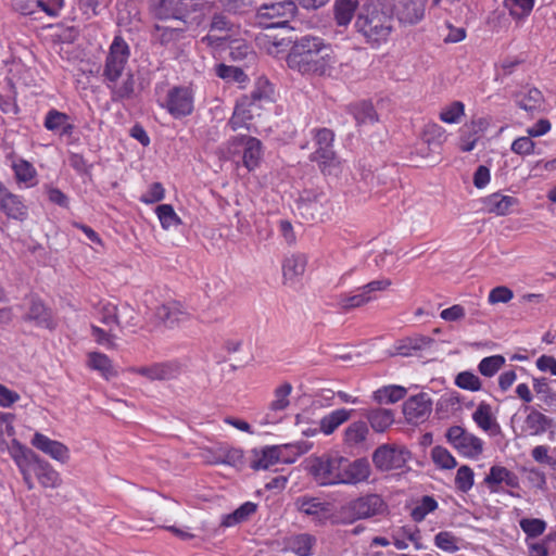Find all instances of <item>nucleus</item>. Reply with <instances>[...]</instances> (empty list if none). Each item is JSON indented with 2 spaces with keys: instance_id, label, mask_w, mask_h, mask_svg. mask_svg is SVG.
<instances>
[{
  "instance_id": "obj_1",
  "label": "nucleus",
  "mask_w": 556,
  "mask_h": 556,
  "mask_svg": "<svg viewBox=\"0 0 556 556\" xmlns=\"http://www.w3.org/2000/svg\"><path fill=\"white\" fill-rule=\"evenodd\" d=\"M337 62L332 47L324 39L312 36L298 39L287 58L291 70L309 78L331 76Z\"/></svg>"
},
{
  "instance_id": "obj_2",
  "label": "nucleus",
  "mask_w": 556,
  "mask_h": 556,
  "mask_svg": "<svg viewBox=\"0 0 556 556\" xmlns=\"http://www.w3.org/2000/svg\"><path fill=\"white\" fill-rule=\"evenodd\" d=\"M129 47L121 37H115L106 55L103 77L111 90L113 101L131 99L135 94V78L130 72L125 73L129 58Z\"/></svg>"
},
{
  "instance_id": "obj_3",
  "label": "nucleus",
  "mask_w": 556,
  "mask_h": 556,
  "mask_svg": "<svg viewBox=\"0 0 556 556\" xmlns=\"http://www.w3.org/2000/svg\"><path fill=\"white\" fill-rule=\"evenodd\" d=\"M393 18L388 10L380 3L371 2L361 10L355 27L368 42L381 43L386 41L393 28Z\"/></svg>"
},
{
  "instance_id": "obj_4",
  "label": "nucleus",
  "mask_w": 556,
  "mask_h": 556,
  "mask_svg": "<svg viewBox=\"0 0 556 556\" xmlns=\"http://www.w3.org/2000/svg\"><path fill=\"white\" fill-rule=\"evenodd\" d=\"M345 457L339 454L311 456L307 470L319 485H337L342 481V469Z\"/></svg>"
},
{
  "instance_id": "obj_5",
  "label": "nucleus",
  "mask_w": 556,
  "mask_h": 556,
  "mask_svg": "<svg viewBox=\"0 0 556 556\" xmlns=\"http://www.w3.org/2000/svg\"><path fill=\"white\" fill-rule=\"evenodd\" d=\"M334 135L330 129L321 128L315 132L316 150L312 153L311 160L318 163L325 175L338 176L341 172V162L336 157L332 150Z\"/></svg>"
},
{
  "instance_id": "obj_6",
  "label": "nucleus",
  "mask_w": 556,
  "mask_h": 556,
  "mask_svg": "<svg viewBox=\"0 0 556 556\" xmlns=\"http://www.w3.org/2000/svg\"><path fill=\"white\" fill-rule=\"evenodd\" d=\"M387 509L388 505L380 495L367 494L342 506L341 514L345 521L351 523L359 519H368L374 516L382 515Z\"/></svg>"
},
{
  "instance_id": "obj_7",
  "label": "nucleus",
  "mask_w": 556,
  "mask_h": 556,
  "mask_svg": "<svg viewBox=\"0 0 556 556\" xmlns=\"http://www.w3.org/2000/svg\"><path fill=\"white\" fill-rule=\"evenodd\" d=\"M190 318L191 313L187 306L177 301H169L155 308L146 328L150 332H153L160 326L172 329L190 320Z\"/></svg>"
},
{
  "instance_id": "obj_8",
  "label": "nucleus",
  "mask_w": 556,
  "mask_h": 556,
  "mask_svg": "<svg viewBox=\"0 0 556 556\" xmlns=\"http://www.w3.org/2000/svg\"><path fill=\"white\" fill-rule=\"evenodd\" d=\"M296 5L292 0L264 3L257 9L256 18L264 28L285 26L295 15Z\"/></svg>"
},
{
  "instance_id": "obj_9",
  "label": "nucleus",
  "mask_w": 556,
  "mask_h": 556,
  "mask_svg": "<svg viewBox=\"0 0 556 556\" xmlns=\"http://www.w3.org/2000/svg\"><path fill=\"white\" fill-rule=\"evenodd\" d=\"M447 442L462 456L477 459L483 452V441L462 426H452L446 430Z\"/></svg>"
},
{
  "instance_id": "obj_10",
  "label": "nucleus",
  "mask_w": 556,
  "mask_h": 556,
  "mask_svg": "<svg viewBox=\"0 0 556 556\" xmlns=\"http://www.w3.org/2000/svg\"><path fill=\"white\" fill-rule=\"evenodd\" d=\"M312 447V444L302 442L298 444H290L283 446H268L264 448L261 454H255V458L253 459L251 467L253 469H268L270 466L277 463H291L293 459H289L285 457L283 453L288 450H295L296 455L304 454L308 452Z\"/></svg>"
},
{
  "instance_id": "obj_11",
  "label": "nucleus",
  "mask_w": 556,
  "mask_h": 556,
  "mask_svg": "<svg viewBox=\"0 0 556 556\" xmlns=\"http://www.w3.org/2000/svg\"><path fill=\"white\" fill-rule=\"evenodd\" d=\"M64 0H11L12 8L22 15L41 21L45 16H58Z\"/></svg>"
},
{
  "instance_id": "obj_12",
  "label": "nucleus",
  "mask_w": 556,
  "mask_h": 556,
  "mask_svg": "<svg viewBox=\"0 0 556 556\" xmlns=\"http://www.w3.org/2000/svg\"><path fill=\"white\" fill-rule=\"evenodd\" d=\"M195 10L193 0H160L154 9L160 22L187 24L186 17Z\"/></svg>"
},
{
  "instance_id": "obj_13",
  "label": "nucleus",
  "mask_w": 556,
  "mask_h": 556,
  "mask_svg": "<svg viewBox=\"0 0 556 556\" xmlns=\"http://www.w3.org/2000/svg\"><path fill=\"white\" fill-rule=\"evenodd\" d=\"M409 458L410 453L405 447L389 444L379 446L372 454V463L381 471L400 469Z\"/></svg>"
},
{
  "instance_id": "obj_14",
  "label": "nucleus",
  "mask_w": 556,
  "mask_h": 556,
  "mask_svg": "<svg viewBox=\"0 0 556 556\" xmlns=\"http://www.w3.org/2000/svg\"><path fill=\"white\" fill-rule=\"evenodd\" d=\"M130 371L146 377L150 381H164L178 378L185 371V365L179 361L155 363L149 366L134 367Z\"/></svg>"
},
{
  "instance_id": "obj_15",
  "label": "nucleus",
  "mask_w": 556,
  "mask_h": 556,
  "mask_svg": "<svg viewBox=\"0 0 556 556\" xmlns=\"http://www.w3.org/2000/svg\"><path fill=\"white\" fill-rule=\"evenodd\" d=\"M230 146L233 148V153L239 152L238 148H243L242 161L244 167L249 170H253L260 165L263 151L262 143L258 139L248 136L235 137Z\"/></svg>"
},
{
  "instance_id": "obj_16",
  "label": "nucleus",
  "mask_w": 556,
  "mask_h": 556,
  "mask_svg": "<svg viewBox=\"0 0 556 556\" xmlns=\"http://www.w3.org/2000/svg\"><path fill=\"white\" fill-rule=\"evenodd\" d=\"M166 109L176 118L187 116L193 110V96L187 87H174L167 93Z\"/></svg>"
},
{
  "instance_id": "obj_17",
  "label": "nucleus",
  "mask_w": 556,
  "mask_h": 556,
  "mask_svg": "<svg viewBox=\"0 0 556 556\" xmlns=\"http://www.w3.org/2000/svg\"><path fill=\"white\" fill-rule=\"evenodd\" d=\"M203 460L211 465L237 466L242 463V452L239 448L230 447L226 444H218L213 447L203 448L201 452Z\"/></svg>"
},
{
  "instance_id": "obj_18",
  "label": "nucleus",
  "mask_w": 556,
  "mask_h": 556,
  "mask_svg": "<svg viewBox=\"0 0 556 556\" xmlns=\"http://www.w3.org/2000/svg\"><path fill=\"white\" fill-rule=\"evenodd\" d=\"M432 410L431 399L426 393H419L410 396L403 405V413L406 420L410 424L425 421Z\"/></svg>"
},
{
  "instance_id": "obj_19",
  "label": "nucleus",
  "mask_w": 556,
  "mask_h": 556,
  "mask_svg": "<svg viewBox=\"0 0 556 556\" xmlns=\"http://www.w3.org/2000/svg\"><path fill=\"white\" fill-rule=\"evenodd\" d=\"M427 0H394L395 14L401 23L414 25L425 15Z\"/></svg>"
},
{
  "instance_id": "obj_20",
  "label": "nucleus",
  "mask_w": 556,
  "mask_h": 556,
  "mask_svg": "<svg viewBox=\"0 0 556 556\" xmlns=\"http://www.w3.org/2000/svg\"><path fill=\"white\" fill-rule=\"evenodd\" d=\"M30 443L37 450L62 464L70 459V450L65 444L60 441L51 440L40 432L34 434Z\"/></svg>"
},
{
  "instance_id": "obj_21",
  "label": "nucleus",
  "mask_w": 556,
  "mask_h": 556,
  "mask_svg": "<svg viewBox=\"0 0 556 556\" xmlns=\"http://www.w3.org/2000/svg\"><path fill=\"white\" fill-rule=\"evenodd\" d=\"M47 130L58 135L59 137H71L74 132L75 125L70 115L64 112L51 109L47 112L43 121Z\"/></svg>"
},
{
  "instance_id": "obj_22",
  "label": "nucleus",
  "mask_w": 556,
  "mask_h": 556,
  "mask_svg": "<svg viewBox=\"0 0 556 556\" xmlns=\"http://www.w3.org/2000/svg\"><path fill=\"white\" fill-rule=\"evenodd\" d=\"M371 473L369 462L366 458L350 460L345 457L342 469L341 484H357L366 481Z\"/></svg>"
},
{
  "instance_id": "obj_23",
  "label": "nucleus",
  "mask_w": 556,
  "mask_h": 556,
  "mask_svg": "<svg viewBox=\"0 0 556 556\" xmlns=\"http://www.w3.org/2000/svg\"><path fill=\"white\" fill-rule=\"evenodd\" d=\"M186 30V24L157 21L153 27L152 38L161 45L167 46L181 39Z\"/></svg>"
},
{
  "instance_id": "obj_24",
  "label": "nucleus",
  "mask_w": 556,
  "mask_h": 556,
  "mask_svg": "<svg viewBox=\"0 0 556 556\" xmlns=\"http://www.w3.org/2000/svg\"><path fill=\"white\" fill-rule=\"evenodd\" d=\"M0 210L10 218L23 220L27 216V207L18 195L10 192L0 182Z\"/></svg>"
},
{
  "instance_id": "obj_25",
  "label": "nucleus",
  "mask_w": 556,
  "mask_h": 556,
  "mask_svg": "<svg viewBox=\"0 0 556 556\" xmlns=\"http://www.w3.org/2000/svg\"><path fill=\"white\" fill-rule=\"evenodd\" d=\"M369 433V428L365 421H353L344 429L342 442L348 448L361 450L365 446Z\"/></svg>"
},
{
  "instance_id": "obj_26",
  "label": "nucleus",
  "mask_w": 556,
  "mask_h": 556,
  "mask_svg": "<svg viewBox=\"0 0 556 556\" xmlns=\"http://www.w3.org/2000/svg\"><path fill=\"white\" fill-rule=\"evenodd\" d=\"M307 257L302 253H292L282 261V277L285 283H294L305 273Z\"/></svg>"
},
{
  "instance_id": "obj_27",
  "label": "nucleus",
  "mask_w": 556,
  "mask_h": 556,
  "mask_svg": "<svg viewBox=\"0 0 556 556\" xmlns=\"http://www.w3.org/2000/svg\"><path fill=\"white\" fill-rule=\"evenodd\" d=\"M472 420L481 430L492 435H496L501 432V427L493 414L492 407L485 402L479 403L476 410L472 413Z\"/></svg>"
},
{
  "instance_id": "obj_28",
  "label": "nucleus",
  "mask_w": 556,
  "mask_h": 556,
  "mask_svg": "<svg viewBox=\"0 0 556 556\" xmlns=\"http://www.w3.org/2000/svg\"><path fill=\"white\" fill-rule=\"evenodd\" d=\"M24 318L25 320L33 321L38 327L47 329H53L55 326L51 312L40 300L35 298L29 300V307Z\"/></svg>"
},
{
  "instance_id": "obj_29",
  "label": "nucleus",
  "mask_w": 556,
  "mask_h": 556,
  "mask_svg": "<svg viewBox=\"0 0 556 556\" xmlns=\"http://www.w3.org/2000/svg\"><path fill=\"white\" fill-rule=\"evenodd\" d=\"M230 33H235L233 24L222 14L213 16L211 22L210 34L203 38L208 45H213L219 40L228 41L231 39Z\"/></svg>"
},
{
  "instance_id": "obj_30",
  "label": "nucleus",
  "mask_w": 556,
  "mask_h": 556,
  "mask_svg": "<svg viewBox=\"0 0 556 556\" xmlns=\"http://www.w3.org/2000/svg\"><path fill=\"white\" fill-rule=\"evenodd\" d=\"M518 200L510 195H505L498 192L492 193L484 198L483 204L489 213L497 216H504L511 212V208L517 205Z\"/></svg>"
},
{
  "instance_id": "obj_31",
  "label": "nucleus",
  "mask_w": 556,
  "mask_h": 556,
  "mask_svg": "<svg viewBox=\"0 0 556 556\" xmlns=\"http://www.w3.org/2000/svg\"><path fill=\"white\" fill-rule=\"evenodd\" d=\"M353 409L338 408L325 415L319 422V430L325 435L332 434L341 425L350 420Z\"/></svg>"
},
{
  "instance_id": "obj_32",
  "label": "nucleus",
  "mask_w": 556,
  "mask_h": 556,
  "mask_svg": "<svg viewBox=\"0 0 556 556\" xmlns=\"http://www.w3.org/2000/svg\"><path fill=\"white\" fill-rule=\"evenodd\" d=\"M484 482L492 491H496L494 486L501 483L513 489L519 486L518 477L506 467L502 466H492L489 475L484 478Z\"/></svg>"
},
{
  "instance_id": "obj_33",
  "label": "nucleus",
  "mask_w": 556,
  "mask_h": 556,
  "mask_svg": "<svg viewBox=\"0 0 556 556\" xmlns=\"http://www.w3.org/2000/svg\"><path fill=\"white\" fill-rule=\"evenodd\" d=\"M291 391L292 386L290 383H283L275 390V399L269 404V413L266 415L264 424H275L278 420V418H274L271 415L282 412L289 406Z\"/></svg>"
},
{
  "instance_id": "obj_34",
  "label": "nucleus",
  "mask_w": 556,
  "mask_h": 556,
  "mask_svg": "<svg viewBox=\"0 0 556 556\" xmlns=\"http://www.w3.org/2000/svg\"><path fill=\"white\" fill-rule=\"evenodd\" d=\"M253 103L250 101L248 96L242 97L238 101L233 114L229 121V125L232 130L248 127V122L253 117Z\"/></svg>"
},
{
  "instance_id": "obj_35",
  "label": "nucleus",
  "mask_w": 556,
  "mask_h": 556,
  "mask_svg": "<svg viewBox=\"0 0 556 556\" xmlns=\"http://www.w3.org/2000/svg\"><path fill=\"white\" fill-rule=\"evenodd\" d=\"M294 505L300 513L316 517L318 519L325 517L329 513L328 504L320 502L316 497H298Z\"/></svg>"
},
{
  "instance_id": "obj_36",
  "label": "nucleus",
  "mask_w": 556,
  "mask_h": 556,
  "mask_svg": "<svg viewBox=\"0 0 556 556\" xmlns=\"http://www.w3.org/2000/svg\"><path fill=\"white\" fill-rule=\"evenodd\" d=\"M316 538L309 533H300L288 540V548L296 556H311L316 545Z\"/></svg>"
},
{
  "instance_id": "obj_37",
  "label": "nucleus",
  "mask_w": 556,
  "mask_h": 556,
  "mask_svg": "<svg viewBox=\"0 0 556 556\" xmlns=\"http://www.w3.org/2000/svg\"><path fill=\"white\" fill-rule=\"evenodd\" d=\"M364 416L376 432L386 431L394 422V414L391 409L375 408L367 410Z\"/></svg>"
},
{
  "instance_id": "obj_38",
  "label": "nucleus",
  "mask_w": 556,
  "mask_h": 556,
  "mask_svg": "<svg viewBox=\"0 0 556 556\" xmlns=\"http://www.w3.org/2000/svg\"><path fill=\"white\" fill-rule=\"evenodd\" d=\"M35 475L39 481V483L43 488L55 489L61 484V478L56 470L52 468V466L42 460L37 462V467L35 469Z\"/></svg>"
},
{
  "instance_id": "obj_39",
  "label": "nucleus",
  "mask_w": 556,
  "mask_h": 556,
  "mask_svg": "<svg viewBox=\"0 0 556 556\" xmlns=\"http://www.w3.org/2000/svg\"><path fill=\"white\" fill-rule=\"evenodd\" d=\"M88 366L101 374L105 379H110L116 376L111 359L102 353L91 352L88 354Z\"/></svg>"
},
{
  "instance_id": "obj_40",
  "label": "nucleus",
  "mask_w": 556,
  "mask_h": 556,
  "mask_svg": "<svg viewBox=\"0 0 556 556\" xmlns=\"http://www.w3.org/2000/svg\"><path fill=\"white\" fill-rule=\"evenodd\" d=\"M406 395V389L401 386H387L378 389L374 392L372 399L378 404H393L404 399Z\"/></svg>"
},
{
  "instance_id": "obj_41",
  "label": "nucleus",
  "mask_w": 556,
  "mask_h": 556,
  "mask_svg": "<svg viewBox=\"0 0 556 556\" xmlns=\"http://www.w3.org/2000/svg\"><path fill=\"white\" fill-rule=\"evenodd\" d=\"M257 505L253 502H245L233 513L224 517L222 525L225 527H233L249 519L256 511Z\"/></svg>"
},
{
  "instance_id": "obj_42",
  "label": "nucleus",
  "mask_w": 556,
  "mask_h": 556,
  "mask_svg": "<svg viewBox=\"0 0 556 556\" xmlns=\"http://www.w3.org/2000/svg\"><path fill=\"white\" fill-rule=\"evenodd\" d=\"M375 296L372 295H366V293L362 290V288L358 289V292L353 295H340L338 298L337 305L340 309L343 312H349L353 308L361 307L371 300H374Z\"/></svg>"
},
{
  "instance_id": "obj_43",
  "label": "nucleus",
  "mask_w": 556,
  "mask_h": 556,
  "mask_svg": "<svg viewBox=\"0 0 556 556\" xmlns=\"http://www.w3.org/2000/svg\"><path fill=\"white\" fill-rule=\"evenodd\" d=\"M357 8V0H336L334 15L339 25H348Z\"/></svg>"
},
{
  "instance_id": "obj_44",
  "label": "nucleus",
  "mask_w": 556,
  "mask_h": 556,
  "mask_svg": "<svg viewBox=\"0 0 556 556\" xmlns=\"http://www.w3.org/2000/svg\"><path fill=\"white\" fill-rule=\"evenodd\" d=\"M525 422H526V427L530 431V433L533 435H538L547 430V428L552 424V420L544 414H542L538 410H532L526 417Z\"/></svg>"
},
{
  "instance_id": "obj_45",
  "label": "nucleus",
  "mask_w": 556,
  "mask_h": 556,
  "mask_svg": "<svg viewBox=\"0 0 556 556\" xmlns=\"http://www.w3.org/2000/svg\"><path fill=\"white\" fill-rule=\"evenodd\" d=\"M160 223L165 230L177 228L181 224L180 217L170 204H161L155 208Z\"/></svg>"
},
{
  "instance_id": "obj_46",
  "label": "nucleus",
  "mask_w": 556,
  "mask_h": 556,
  "mask_svg": "<svg viewBox=\"0 0 556 556\" xmlns=\"http://www.w3.org/2000/svg\"><path fill=\"white\" fill-rule=\"evenodd\" d=\"M351 113L355 117L357 124H372L377 121V113L369 102H361L351 105Z\"/></svg>"
},
{
  "instance_id": "obj_47",
  "label": "nucleus",
  "mask_w": 556,
  "mask_h": 556,
  "mask_svg": "<svg viewBox=\"0 0 556 556\" xmlns=\"http://www.w3.org/2000/svg\"><path fill=\"white\" fill-rule=\"evenodd\" d=\"M534 5V0H504V7L515 20L527 17Z\"/></svg>"
},
{
  "instance_id": "obj_48",
  "label": "nucleus",
  "mask_w": 556,
  "mask_h": 556,
  "mask_svg": "<svg viewBox=\"0 0 556 556\" xmlns=\"http://www.w3.org/2000/svg\"><path fill=\"white\" fill-rule=\"evenodd\" d=\"M432 462L441 469H453L457 466L456 458L443 446H434L431 450Z\"/></svg>"
},
{
  "instance_id": "obj_49",
  "label": "nucleus",
  "mask_w": 556,
  "mask_h": 556,
  "mask_svg": "<svg viewBox=\"0 0 556 556\" xmlns=\"http://www.w3.org/2000/svg\"><path fill=\"white\" fill-rule=\"evenodd\" d=\"M229 50L230 56L236 61L253 60L254 52L252 47L243 39H230Z\"/></svg>"
},
{
  "instance_id": "obj_50",
  "label": "nucleus",
  "mask_w": 556,
  "mask_h": 556,
  "mask_svg": "<svg viewBox=\"0 0 556 556\" xmlns=\"http://www.w3.org/2000/svg\"><path fill=\"white\" fill-rule=\"evenodd\" d=\"M13 169L15 178L18 182H23L27 186L33 185V181L36 176V170L30 163L24 160H20L13 164Z\"/></svg>"
},
{
  "instance_id": "obj_51",
  "label": "nucleus",
  "mask_w": 556,
  "mask_h": 556,
  "mask_svg": "<svg viewBox=\"0 0 556 556\" xmlns=\"http://www.w3.org/2000/svg\"><path fill=\"white\" fill-rule=\"evenodd\" d=\"M465 113L464 103L454 101L440 112V119L447 124H456Z\"/></svg>"
},
{
  "instance_id": "obj_52",
  "label": "nucleus",
  "mask_w": 556,
  "mask_h": 556,
  "mask_svg": "<svg viewBox=\"0 0 556 556\" xmlns=\"http://www.w3.org/2000/svg\"><path fill=\"white\" fill-rule=\"evenodd\" d=\"M505 364V357L502 355H493L484 357L479 363V371L485 377H493Z\"/></svg>"
},
{
  "instance_id": "obj_53",
  "label": "nucleus",
  "mask_w": 556,
  "mask_h": 556,
  "mask_svg": "<svg viewBox=\"0 0 556 556\" xmlns=\"http://www.w3.org/2000/svg\"><path fill=\"white\" fill-rule=\"evenodd\" d=\"M519 526L529 538H538L546 530V522L539 518H523Z\"/></svg>"
},
{
  "instance_id": "obj_54",
  "label": "nucleus",
  "mask_w": 556,
  "mask_h": 556,
  "mask_svg": "<svg viewBox=\"0 0 556 556\" xmlns=\"http://www.w3.org/2000/svg\"><path fill=\"white\" fill-rule=\"evenodd\" d=\"M543 97L541 91L536 88H532L529 89L525 94H521L517 100V103L521 109L531 112L540 106Z\"/></svg>"
},
{
  "instance_id": "obj_55",
  "label": "nucleus",
  "mask_w": 556,
  "mask_h": 556,
  "mask_svg": "<svg viewBox=\"0 0 556 556\" xmlns=\"http://www.w3.org/2000/svg\"><path fill=\"white\" fill-rule=\"evenodd\" d=\"M473 471L469 466H460L455 477L457 489L462 492H468L473 485Z\"/></svg>"
},
{
  "instance_id": "obj_56",
  "label": "nucleus",
  "mask_w": 556,
  "mask_h": 556,
  "mask_svg": "<svg viewBox=\"0 0 556 556\" xmlns=\"http://www.w3.org/2000/svg\"><path fill=\"white\" fill-rule=\"evenodd\" d=\"M455 384L464 390L479 391L481 381L477 375L470 371H462L455 378Z\"/></svg>"
},
{
  "instance_id": "obj_57",
  "label": "nucleus",
  "mask_w": 556,
  "mask_h": 556,
  "mask_svg": "<svg viewBox=\"0 0 556 556\" xmlns=\"http://www.w3.org/2000/svg\"><path fill=\"white\" fill-rule=\"evenodd\" d=\"M438 507V503L437 501L431 497V496H424L420 504L417 505L413 510H412V518L417 521V522H420L425 519V517L429 514V513H432L437 509Z\"/></svg>"
},
{
  "instance_id": "obj_58",
  "label": "nucleus",
  "mask_w": 556,
  "mask_h": 556,
  "mask_svg": "<svg viewBox=\"0 0 556 556\" xmlns=\"http://www.w3.org/2000/svg\"><path fill=\"white\" fill-rule=\"evenodd\" d=\"M295 428L304 437H315L320 432L319 422L312 421L304 414H299L295 420Z\"/></svg>"
},
{
  "instance_id": "obj_59",
  "label": "nucleus",
  "mask_w": 556,
  "mask_h": 556,
  "mask_svg": "<svg viewBox=\"0 0 556 556\" xmlns=\"http://www.w3.org/2000/svg\"><path fill=\"white\" fill-rule=\"evenodd\" d=\"M100 321L108 326L112 330L113 326L119 325V318L117 314V306L113 303L102 304L100 312Z\"/></svg>"
},
{
  "instance_id": "obj_60",
  "label": "nucleus",
  "mask_w": 556,
  "mask_h": 556,
  "mask_svg": "<svg viewBox=\"0 0 556 556\" xmlns=\"http://www.w3.org/2000/svg\"><path fill=\"white\" fill-rule=\"evenodd\" d=\"M535 146V142L528 135L515 139L510 146V150L518 155L528 156L534 153Z\"/></svg>"
},
{
  "instance_id": "obj_61",
  "label": "nucleus",
  "mask_w": 556,
  "mask_h": 556,
  "mask_svg": "<svg viewBox=\"0 0 556 556\" xmlns=\"http://www.w3.org/2000/svg\"><path fill=\"white\" fill-rule=\"evenodd\" d=\"M216 74L223 79L233 80L240 84L247 80V75L243 73V71L236 66L219 64L216 67Z\"/></svg>"
},
{
  "instance_id": "obj_62",
  "label": "nucleus",
  "mask_w": 556,
  "mask_h": 556,
  "mask_svg": "<svg viewBox=\"0 0 556 556\" xmlns=\"http://www.w3.org/2000/svg\"><path fill=\"white\" fill-rule=\"evenodd\" d=\"M12 456L20 470L25 469L26 466L33 460L38 462L36 454L31 450L26 448L18 443H16V448L12 451Z\"/></svg>"
},
{
  "instance_id": "obj_63",
  "label": "nucleus",
  "mask_w": 556,
  "mask_h": 556,
  "mask_svg": "<svg viewBox=\"0 0 556 556\" xmlns=\"http://www.w3.org/2000/svg\"><path fill=\"white\" fill-rule=\"evenodd\" d=\"M273 88L268 81H260L257 89L253 90L251 97H249L250 101L253 103V106H257V103L262 101H270L271 100Z\"/></svg>"
},
{
  "instance_id": "obj_64",
  "label": "nucleus",
  "mask_w": 556,
  "mask_h": 556,
  "mask_svg": "<svg viewBox=\"0 0 556 556\" xmlns=\"http://www.w3.org/2000/svg\"><path fill=\"white\" fill-rule=\"evenodd\" d=\"M434 543L445 552H456L458 549L455 536L446 531L439 532L434 538Z\"/></svg>"
}]
</instances>
